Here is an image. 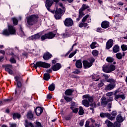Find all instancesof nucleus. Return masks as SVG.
I'll use <instances>...</instances> for the list:
<instances>
[{
	"instance_id": "nucleus-1",
	"label": "nucleus",
	"mask_w": 127,
	"mask_h": 127,
	"mask_svg": "<svg viewBox=\"0 0 127 127\" xmlns=\"http://www.w3.org/2000/svg\"><path fill=\"white\" fill-rule=\"evenodd\" d=\"M82 98L83 99H86L82 101V105L86 108L90 107V103H93V102H94V97L90 96L89 94L84 95L82 96Z\"/></svg>"
},
{
	"instance_id": "nucleus-2",
	"label": "nucleus",
	"mask_w": 127,
	"mask_h": 127,
	"mask_svg": "<svg viewBox=\"0 0 127 127\" xmlns=\"http://www.w3.org/2000/svg\"><path fill=\"white\" fill-rule=\"evenodd\" d=\"M116 70V66L113 65H106L104 64L103 66V71L105 72V73H111V72H113V71H115Z\"/></svg>"
},
{
	"instance_id": "nucleus-3",
	"label": "nucleus",
	"mask_w": 127,
	"mask_h": 127,
	"mask_svg": "<svg viewBox=\"0 0 127 127\" xmlns=\"http://www.w3.org/2000/svg\"><path fill=\"white\" fill-rule=\"evenodd\" d=\"M101 105L102 107L105 108L107 107L108 103H110V102H113L114 101V98L113 97H109L107 99L105 97H102L101 98Z\"/></svg>"
},
{
	"instance_id": "nucleus-4",
	"label": "nucleus",
	"mask_w": 127,
	"mask_h": 127,
	"mask_svg": "<svg viewBox=\"0 0 127 127\" xmlns=\"http://www.w3.org/2000/svg\"><path fill=\"white\" fill-rule=\"evenodd\" d=\"M95 62V59L93 58H91L89 62H88L87 60H84L82 62L83 64V67L84 69H88V68H90L93 66V64Z\"/></svg>"
},
{
	"instance_id": "nucleus-5",
	"label": "nucleus",
	"mask_w": 127,
	"mask_h": 127,
	"mask_svg": "<svg viewBox=\"0 0 127 127\" xmlns=\"http://www.w3.org/2000/svg\"><path fill=\"white\" fill-rule=\"evenodd\" d=\"M51 65L45 62H38L36 64H34V68L37 69V67H42L43 68H50Z\"/></svg>"
},
{
	"instance_id": "nucleus-6",
	"label": "nucleus",
	"mask_w": 127,
	"mask_h": 127,
	"mask_svg": "<svg viewBox=\"0 0 127 127\" xmlns=\"http://www.w3.org/2000/svg\"><path fill=\"white\" fill-rule=\"evenodd\" d=\"M56 34L53 33L52 32H49L48 33L45 34L41 37L42 41L45 40V39H52L55 37Z\"/></svg>"
},
{
	"instance_id": "nucleus-7",
	"label": "nucleus",
	"mask_w": 127,
	"mask_h": 127,
	"mask_svg": "<svg viewBox=\"0 0 127 127\" xmlns=\"http://www.w3.org/2000/svg\"><path fill=\"white\" fill-rule=\"evenodd\" d=\"M64 23L65 26H66L67 27H71V26H73V25L74 24V21H73L71 18H66L64 20Z\"/></svg>"
},
{
	"instance_id": "nucleus-8",
	"label": "nucleus",
	"mask_w": 127,
	"mask_h": 127,
	"mask_svg": "<svg viewBox=\"0 0 127 127\" xmlns=\"http://www.w3.org/2000/svg\"><path fill=\"white\" fill-rule=\"evenodd\" d=\"M109 84L107 85L105 87V91H112V90L116 88V82H109Z\"/></svg>"
},
{
	"instance_id": "nucleus-9",
	"label": "nucleus",
	"mask_w": 127,
	"mask_h": 127,
	"mask_svg": "<svg viewBox=\"0 0 127 127\" xmlns=\"http://www.w3.org/2000/svg\"><path fill=\"white\" fill-rule=\"evenodd\" d=\"M119 91H115L114 93V96H115V101H118V99H122V100H125L126 99V95L125 94H117Z\"/></svg>"
},
{
	"instance_id": "nucleus-10",
	"label": "nucleus",
	"mask_w": 127,
	"mask_h": 127,
	"mask_svg": "<svg viewBox=\"0 0 127 127\" xmlns=\"http://www.w3.org/2000/svg\"><path fill=\"white\" fill-rule=\"evenodd\" d=\"M54 1L53 0H46L45 2V5L46 7L47 8L48 10L49 11H50L51 10L50 9V7L52 6V4H53Z\"/></svg>"
},
{
	"instance_id": "nucleus-11",
	"label": "nucleus",
	"mask_w": 127,
	"mask_h": 127,
	"mask_svg": "<svg viewBox=\"0 0 127 127\" xmlns=\"http://www.w3.org/2000/svg\"><path fill=\"white\" fill-rule=\"evenodd\" d=\"M103 76L104 77L106 82H108V83H114V82H116V79L114 78H109L110 77V75L107 74H103Z\"/></svg>"
},
{
	"instance_id": "nucleus-12",
	"label": "nucleus",
	"mask_w": 127,
	"mask_h": 127,
	"mask_svg": "<svg viewBox=\"0 0 127 127\" xmlns=\"http://www.w3.org/2000/svg\"><path fill=\"white\" fill-rule=\"evenodd\" d=\"M35 112L36 116L39 117L40 116H41V114H42V113H43V108L37 107L35 109Z\"/></svg>"
},
{
	"instance_id": "nucleus-13",
	"label": "nucleus",
	"mask_w": 127,
	"mask_h": 127,
	"mask_svg": "<svg viewBox=\"0 0 127 127\" xmlns=\"http://www.w3.org/2000/svg\"><path fill=\"white\" fill-rule=\"evenodd\" d=\"M114 44V40L112 39H109L106 43V49L108 50L110 48L113 47V45Z\"/></svg>"
},
{
	"instance_id": "nucleus-14",
	"label": "nucleus",
	"mask_w": 127,
	"mask_h": 127,
	"mask_svg": "<svg viewBox=\"0 0 127 127\" xmlns=\"http://www.w3.org/2000/svg\"><path fill=\"white\" fill-rule=\"evenodd\" d=\"M8 30L9 31V33L11 35H14L16 34L15 28L12 25L8 26Z\"/></svg>"
},
{
	"instance_id": "nucleus-15",
	"label": "nucleus",
	"mask_w": 127,
	"mask_h": 127,
	"mask_svg": "<svg viewBox=\"0 0 127 127\" xmlns=\"http://www.w3.org/2000/svg\"><path fill=\"white\" fill-rule=\"evenodd\" d=\"M62 67L61 64L57 63L56 64L52 66V69L54 71H58V70H60V69H61Z\"/></svg>"
},
{
	"instance_id": "nucleus-16",
	"label": "nucleus",
	"mask_w": 127,
	"mask_h": 127,
	"mask_svg": "<svg viewBox=\"0 0 127 127\" xmlns=\"http://www.w3.org/2000/svg\"><path fill=\"white\" fill-rule=\"evenodd\" d=\"M75 66L78 69H82L83 64H82V60H78L75 63Z\"/></svg>"
},
{
	"instance_id": "nucleus-17",
	"label": "nucleus",
	"mask_w": 127,
	"mask_h": 127,
	"mask_svg": "<svg viewBox=\"0 0 127 127\" xmlns=\"http://www.w3.org/2000/svg\"><path fill=\"white\" fill-rule=\"evenodd\" d=\"M37 22H38V15H32V25L37 24Z\"/></svg>"
},
{
	"instance_id": "nucleus-18",
	"label": "nucleus",
	"mask_w": 127,
	"mask_h": 127,
	"mask_svg": "<svg viewBox=\"0 0 127 127\" xmlns=\"http://www.w3.org/2000/svg\"><path fill=\"white\" fill-rule=\"evenodd\" d=\"M52 58V55H51L49 52L46 53L44 54L43 59L44 60H49Z\"/></svg>"
},
{
	"instance_id": "nucleus-19",
	"label": "nucleus",
	"mask_w": 127,
	"mask_h": 127,
	"mask_svg": "<svg viewBox=\"0 0 127 127\" xmlns=\"http://www.w3.org/2000/svg\"><path fill=\"white\" fill-rule=\"evenodd\" d=\"M110 26V22L107 21H104L101 23V27L102 28H108Z\"/></svg>"
},
{
	"instance_id": "nucleus-20",
	"label": "nucleus",
	"mask_w": 127,
	"mask_h": 127,
	"mask_svg": "<svg viewBox=\"0 0 127 127\" xmlns=\"http://www.w3.org/2000/svg\"><path fill=\"white\" fill-rule=\"evenodd\" d=\"M83 11L79 9V14H78V17L77 18H76V21H80L81 20V18L85 15V14H84V12H83Z\"/></svg>"
},
{
	"instance_id": "nucleus-21",
	"label": "nucleus",
	"mask_w": 127,
	"mask_h": 127,
	"mask_svg": "<svg viewBox=\"0 0 127 127\" xmlns=\"http://www.w3.org/2000/svg\"><path fill=\"white\" fill-rule=\"evenodd\" d=\"M117 116V112L116 111H113L110 114V116H109V120L110 121H114Z\"/></svg>"
},
{
	"instance_id": "nucleus-22",
	"label": "nucleus",
	"mask_w": 127,
	"mask_h": 127,
	"mask_svg": "<svg viewBox=\"0 0 127 127\" xmlns=\"http://www.w3.org/2000/svg\"><path fill=\"white\" fill-rule=\"evenodd\" d=\"M55 13L63 15V14L65 13V11H64V9H62L61 8H57L56 9Z\"/></svg>"
},
{
	"instance_id": "nucleus-23",
	"label": "nucleus",
	"mask_w": 127,
	"mask_h": 127,
	"mask_svg": "<svg viewBox=\"0 0 127 127\" xmlns=\"http://www.w3.org/2000/svg\"><path fill=\"white\" fill-rule=\"evenodd\" d=\"M110 116H111V114L110 113H101L100 114V116L101 118H107L108 120H109V118H110Z\"/></svg>"
},
{
	"instance_id": "nucleus-24",
	"label": "nucleus",
	"mask_w": 127,
	"mask_h": 127,
	"mask_svg": "<svg viewBox=\"0 0 127 127\" xmlns=\"http://www.w3.org/2000/svg\"><path fill=\"white\" fill-rule=\"evenodd\" d=\"M113 51L114 53H118L120 51V46L116 45L113 48Z\"/></svg>"
},
{
	"instance_id": "nucleus-25",
	"label": "nucleus",
	"mask_w": 127,
	"mask_h": 127,
	"mask_svg": "<svg viewBox=\"0 0 127 127\" xmlns=\"http://www.w3.org/2000/svg\"><path fill=\"white\" fill-rule=\"evenodd\" d=\"M105 124L107 125L108 127H114V123L111 122L110 120H106L105 121Z\"/></svg>"
},
{
	"instance_id": "nucleus-26",
	"label": "nucleus",
	"mask_w": 127,
	"mask_h": 127,
	"mask_svg": "<svg viewBox=\"0 0 127 127\" xmlns=\"http://www.w3.org/2000/svg\"><path fill=\"white\" fill-rule=\"evenodd\" d=\"M73 92H74V90L68 89L65 91L64 94L66 96H71Z\"/></svg>"
},
{
	"instance_id": "nucleus-27",
	"label": "nucleus",
	"mask_w": 127,
	"mask_h": 127,
	"mask_svg": "<svg viewBox=\"0 0 127 127\" xmlns=\"http://www.w3.org/2000/svg\"><path fill=\"white\" fill-rule=\"evenodd\" d=\"M91 77L93 81H99L100 80V76L96 74L91 75Z\"/></svg>"
},
{
	"instance_id": "nucleus-28",
	"label": "nucleus",
	"mask_w": 127,
	"mask_h": 127,
	"mask_svg": "<svg viewBox=\"0 0 127 127\" xmlns=\"http://www.w3.org/2000/svg\"><path fill=\"white\" fill-rule=\"evenodd\" d=\"M79 109V110L78 112V115L79 116H83V115L85 114V111H84V109L83 108V107L80 106Z\"/></svg>"
},
{
	"instance_id": "nucleus-29",
	"label": "nucleus",
	"mask_w": 127,
	"mask_h": 127,
	"mask_svg": "<svg viewBox=\"0 0 127 127\" xmlns=\"http://www.w3.org/2000/svg\"><path fill=\"white\" fill-rule=\"evenodd\" d=\"M90 6L86 4H83L81 7L79 9L81 10L84 11V10H86V9H88Z\"/></svg>"
},
{
	"instance_id": "nucleus-30",
	"label": "nucleus",
	"mask_w": 127,
	"mask_h": 127,
	"mask_svg": "<svg viewBox=\"0 0 127 127\" xmlns=\"http://www.w3.org/2000/svg\"><path fill=\"white\" fill-rule=\"evenodd\" d=\"M27 21L29 25H32V15L27 18Z\"/></svg>"
},
{
	"instance_id": "nucleus-31",
	"label": "nucleus",
	"mask_w": 127,
	"mask_h": 127,
	"mask_svg": "<svg viewBox=\"0 0 127 127\" xmlns=\"http://www.w3.org/2000/svg\"><path fill=\"white\" fill-rule=\"evenodd\" d=\"M117 121L118 123H123L124 122V119L121 115H119L117 117Z\"/></svg>"
},
{
	"instance_id": "nucleus-32",
	"label": "nucleus",
	"mask_w": 127,
	"mask_h": 127,
	"mask_svg": "<svg viewBox=\"0 0 127 127\" xmlns=\"http://www.w3.org/2000/svg\"><path fill=\"white\" fill-rule=\"evenodd\" d=\"M51 76L50 74L49 73H45L44 75L43 79L44 80H45L46 81H48L49 79H50Z\"/></svg>"
},
{
	"instance_id": "nucleus-33",
	"label": "nucleus",
	"mask_w": 127,
	"mask_h": 127,
	"mask_svg": "<svg viewBox=\"0 0 127 127\" xmlns=\"http://www.w3.org/2000/svg\"><path fill=\"white\" fill-rule=\"evenodd\" d=\"M25 127H32V123L28 122L27 120H25Z\"/></svg>"
},
{
	"instance_id": "nucleus-34",
	"label": "nucleus",
	"mask_w": 127,
	"mask_h": 127,
	"mask_svg": "<svg viewBox=\"0 0 127 127\" xmlns=\"http://www.w3.org/2000/svg\"><path fill=\"white\" fill-rule=\"evenodd\" d=\"M21 116L20 115V114H18V113H14L13 114V120H15L16 118L17 119H20Z\"/></svg>"
},
{
	"instance_id": "nucleus-35",
	"label": "nucleus",
	"mask_w": 127,
	"mask_h": 127,
	"mask_svg": "<svg viewBox=\"0 0 127 127\" xmlns=\"http://www.w3.org/2000/svg\"><path fill=\"white\" fill-rule=\"evenodd\" d=\"M35 125L33 127H43V126L41 125V123L40 122L36 121L35 122H34Z\"/></svg>"
},
{
	"instance_id": "nucleus-36",
	"label": "nucleus",
	"mask_w": 127,
	"mask_h": 127,
	"mask_svg": "<svg viewBox=\"0 0 127 127\" xmlns=\"http://www.w3.org/2000/svg\"><path fill=\"white\" fill-rule=\"evenodd\" d=\"M116 56L117 59H119V60L123 59V54H122L121 53H118L116 54Z\"/></svg>"
},
{
	"instance_id": "nucleus-37",
	"label": "nucleus",
	"mask_w": 127,
	"mask_h": 127,
	"mask_svg": "<svg viewBox=\"0 0 127 127\" xmlns=\"http://www.w3.org/2000/svg\"><path fill=\"white\" fill-rule=\"evenodd\" d=\"M48 89L49 91H54V90H55V84L52 83L51 85L49 86Z\"/></svg>"
},
{
	"instance_id": "nucleus-38",
	"label": "nucleus",
	"mask_w": 127,
	"mask_h": 127,
	"mask_svg": "<svg viewBox=\"0 0 127 127\" xmlns=\"http://www.w3.org/2000/svg\"><path fill=\"white\" fill-rule=\"evenodd\" d=\"M2 34H3V35H5V36H8L10 34L7 29H5L3 31Z\"/></svg>"
},
{
	"instance_id": "nucleus-39",
	"label": "nucleus",
	"mask_w": 127,
	"mask_h": 127,
	"mask_svg": "<svg viewBox=\"0 0 127 127\" xmlns=\"http://www.w3.org/2000/svg\"><path fill=\"white\" fill-rule=\"evenodd\" d=\"M12 58H11L9 61L11 63L15 64L16 63V61L14 59V57H15V56L14 54H12Z\"/></svg>"
},
{
	"instance_id": "nucleus-40",
	"label": "nucleus",
	"mask_w": 127,
	"mask_h": 127,
	"mask_svg": "<svg viewBox=\"0 0 127 127\" xmlns=\"http://www.w3.org/2000/svg\"><path fill=\"white\" fill-rule=\"evenodd\" d=\"M78 26L80 28L87 27L88 26V23L85 22L80 23L79 24Z\"/></svg>"
},
{
	"instance_id": "nucleus-41",
	"label": "nucleus",
	"mask_w": 127,
	"mask_h": 127,
	"mask_svg": "<svg viewBox=\"0 0 127 127\" xmlns=\"http://www.w3.org/2000/svg\"><path fill=\"white\" fill-rule=\"evenodd\" d=\"M85 127H95V126H94V124L90 125V122L89 121H87L85 125Z\"/></svg>"
},
{
	"instance_id": "nucleus-42",
	"label": "nucleus",
	"mask_w": 127,
	"mask_h": 127,
	"mask_svg": "<svg viewBox=\"0 0 127 127\" xmlns=\"http://www.w3.org/2000/svg\"><path fill=\"white\" fill-rule=\"evenodd\" d=\"M114 58L111 57H108L106 59V61L109 63H112V62H114Z\"/></svg>"
},
{
	"instance_id": "nucleus-43",
	"label": "nucleus",
	"mask_w": 127,
	"mask_h": 127,
	"mask_svg": "<svg viewBox=\"0 0 127 127\" xmlns=\"http://www.w3.org/2000/svg\"><path fill=\"white\" fill-rule=\"evenodd\" d=\"M90 17V15L87 14L82 18L81 21L82 22H86L87 21V19Z\"/></svg>"
},
{
	"instance_id": "nucleus-44",
	"label": "nucleus",
	"mask_w": 127,
	"mask_h": 127,
	"mask_svg": "<svg viewBox=\"0 0 127 127\" xmlns=\"http://www.w3.org/2000/svg\"><path fill=\"white\" fill-rule=\"evenodd\" d=\"M97 42H92L90 45V48L91 49H95V48H97Z\"/></svg>"
},
{
	"instance_id": "nucleus-45",
	"label": "nucleus",
	"mask_w": 127,
	"mask_h": 127,
	"mask_svg": "<svg viewBox=\"0 0 127 127\" xmlns=\"http://www.w3.org/2000/svg\"><path fill=\"white\" fill-rule=\"evenodd\" d=\"M27 117L28 119H30V120H32V112L31 111H29L28 112L27 114Z\"/></svg>"
},
{
	"instance_id": "nucleus-46",
	"label": "nucleus",
	"mask_w": 127,
	"mask_h": 127,
	"mask_svg": "<svg viewBox=\"0 0 127 127\" xmlns=\"http://www.w3.org/2000/svg\"><path fill=\"white\" fill-rule=\"evenodd\" d=\"M92 55L93 56H98V55H99V51L97 50H94L92 51Z\"/></svg>"
},
{
	"instance_id": "nucleus-47",
	"label": "nucleus",
	"mask_w": 127,
	"mask_h": 127,
	"mask_svg": "<svg viewBox=\"0 0 127 127\" xmlns=\"http://www.w3.org/2000/svg\"><path fill=\"white\" fill-rule=\"evenodd\" d=\"M113 127H121V123L118 122H115L113 124Z\"/></svg>"
},
{
	"instance_id": "nucleus-48",
	"label": "nucleus",
	"mask_w": 127,
	"mask_h": 127,
	"mask_svg": "<svg viewBox=\"0 0 127 127\" xmlns=\"http://www.w3.org/2000/svg\"><path fill=\"white\" fill-rule=\"evenodd\" d=\"M121 49L122 51H127V46L126 45L123 44L121 46Z\"/></svg>"
},
{
	"instance_id": "nucleus-49",
	"label": "nucleus",
	"mask_w": 127,
	"mask_h": 127,
	"mask_svg": "<svg viewBox=\"0 0 127 127\" xmlns=\"http://www.w3.org/2000/svg\"><path fill=\"white\" fill-rule=\"evenodd\" d=\"M5 70L6 71V72H8V73H9L10 75H12L13 71H12V70L10 69V68H5Z\"/></svg>"
},
{
	"instance_id": "nucleus-50",
	"label": "nucleus",
	"mask_w": 127,
	"mask_h": 127,
	"mask_svg": "<svg viewBox=\"0 0 127 127\" xmlns=\"http://www.w3.org/2000/svg\"><path fill=\"white\" fill-rule=\"evenodd\" d=\"M62 16V15H61L60 14L56 13L55 15V17L56 19H60L61 18Z\"/></svg>"
},
{
	"instance_id": "nucleus-51",
	"label": "nucleus",
	"mask_w": 127,
	"mask_h": 127,
	"mask_svg": "<svg viewBox=\"0 0 127 127\" xmlns=\"http://www.w3.org/2000/svg\"><path fill=\"white\" fill-rule=\"evenodd\" d=\"M59 5H60V6L62 7V8H63L64 11H66V8H65V6H64V5H63V3L60 2L59 3Z\"/></svg>"
},
{
	"instance_id": "nucleus-52",
	"label": "nucleus",
	"mask_w": 127,
	"mask_h": 127,
	"mask_svg": "<svg viewBox=\"0 0 127 127\" xmlns=\"http://www.w3.org/2000/svg\"><path fill=\"white\" fill-rule=\"evenodd\" d=\"M12 20H13V24H14V25H17V24L18 23L17 19H16L15 18H12Z\"/></svg>"
},
{
	"instance_id": "nucleus-53",
	"label": "nucleus",
	"mask_w": 127,
	"mask_h": 127,
	"mask_svg": "<svg viewBox=\"0 0 127 127\" xmlns=\"http://www.w3.org/2000/svg\"><path fill=\"white\" fill-rule=\"evenodd\" d=\"M33 39H38L40 38L39 34H36L33 36Z\"/></svg>"
},
{
	"instance_id": "nucleus-54",
	"label": "nucleus",
	"mask_w": 127,
	"mask_h": 127,
	"mask_svg": "<svg viewBox=\"0 0 127 127\" xmlns=\"http://www.w3.org/2000/svg\"><path fill=\"white\" fill-rule=\"evenodd\" d=\"M64 100H66V102H71L73 99L71 97H67V96H64Z\"/></svg>"
},
{
	"instance_id": "nucleus-55",
	"label": "nucleus",
	"mask_w": 127,
	"mask_h": 127,
	"mask_svg": "<svg viewBox=\"0 0 127 127\" xmlns=\"http://www.w3.org/2000/svg\"><path fill=\"white\" fill-rule=\"evenodd\" d=\"M72 111V112L74 113V114H77L78 112H79V109L76 108H73V109H70Z\"/></svg>"
},
{
	"instance_id": "nucleus-56",
	"label": "nucleus",
	"mask_w": 127,
	"mask_h": 127,
	"mask_svg": "<svg viewBox=\"0 0 127 127\" xmlns=\"http://www.w3.org/2000/svg\"><path fill=\"white\" fill-rule=\"evenodd\" d=\"M77 53V50H76L73 53H71L68 56L69 58H72L75 54Z\"/></svg>"
},
{
	"instance_id": "nucleus-57",
	"label": "nucleus",
	"mask_w": 127,
	"mask_h": 127,
	"mask_svg": "<svg viewBox=\"0 0 127 127\" xmlns=\"http://www.w3.org/2000/svg\"><path fill=\"white\" fill-rule=\"evenodd\" d=\"M96 31L97 32H100V33H102V32H104V30L102 29V28H97Z\"/></svg>"
},
{
	"instance_id": "nucleus-58",
	"label": "nucleus",
	"mask_w": 127,
	"mask_h": 127,
	"mask_svg": "<svg viewBox=\"0 0 127 127\" xmlns=\"http://www.w3.org/2000/svg\"><path fill=\"white\" fill-rule=\"evenodd\" d=\"M73 74H80L81 71L78 69H76L74 71L72 72Z\"/></svg>"
},
{
	"instance_id": "nucleus-59",
	"label": "nucleus",
	"mask_w": 127,
	"mask_h": 127,
	"mask_svg": "<svg viewBox=\"0 0 127 127\" xmlns=\"http://www.w3.org/2000/svg\"><path fill=\"white\" fill-rule=\"evenodd\" d=\"M114 95L113 92H108L106 93L107 97H112Z\"/></svg>"
},
{
	"instance_id": "nucleus-60",
	"label": "nucleus",
	"mask_w": 127,
	"mask_h": 127,
	"mask_svg": "<svg viewBox=\"0 0 127 127\" xmlns=\"http://www.w3.org/2000/svg\"><path fill=\"white\" fill-rule=\"evenodd\" d=\"M75 106H76V103H75V102H71V104L70 105V109H73L75 108Z\"/></svg>"
},
{
	"instance_id": "nucleus-61",
	"label": "nucleus",
	"mask_w": 127,
	"mask_h": 127,
	"mask_svg": "<svg viewBox=\"0 0 127 127\" xmlns=\"http://www.w3.org/2000/svg\"><path fill=\"white\" fill-rule=\"evenodd\" d=\"M84 120H81L79 122L80 127H83V126H84Z\"/></svg>"
},
{
	"instance_id": "nucleus-62",
	"label": "nucleus",
	"mask_w": 127,
	"mask_h": 127,
	"mask_svg": "<svg viewBox=\"0 0 127 127\" xmlns=\"http://www.w3.org/2000/svg\"><path fill=\"white\" fill-rule=\"evenodd\" d=\"M104 84L103 82H100V83H98L97 86H98V88H101V87H103V86H104Z\"/></svg>"
},
{
	"instance_id": "nucleus-63",
	"label": "nucleus",
	"mask_w": 127,
	"mask_h": 127,
	"mask_svg": "<svg viewBox=\"0 0 127 127\" xmlns=\"http://www.w3.org/2000/svg\"><path fill=\"white\" fill-rule=\"evenodd\" d=\"M5 68H8V69H10V68H12V65L11 64H6L5 65Z\"/></svg>"
},
{
	"instance_id": "nucleus-64",
	"label": "nucleus",
	"mask_w": 127,
	"mask_h": 127,
	"mask_svg": "<svg viewBox=\"0 0 127 127\" xmlns=\"http://www.w3.org/2000/svg\"><path fill=\"white\" fill-rule=\"evenodd\" d=\"M17 85L18 88H21V82H20V81H17Z\"/></svg>"
}]
</instances>
